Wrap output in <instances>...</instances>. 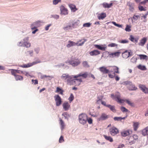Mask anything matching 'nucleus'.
I'll return each instance as SVG.
<instances>
[{
  "mask_svg": "<svg viewBox=\"0 0 148 148\" xmlns=\"http://www.w3.org/2000/svg\"><path fill=\"white\" fill-rule=\"evenodd\" d=\"M103 137L106 140H108L110 142H112L113 141L112 138L110 136H107L106 135H103Z\"/></svg>",
  "mask_w": 148,
  "mask_h": 148,
  "instance_id": "nucleus-31",
  "label": "nucleus"
},
{
  "mask_svg": "<svg viewBox=\"0 0 148 148\" xmlns=\"http://www.w3.org/2000/svg\"><path fill=\"white\" fill-rule=\"evenodd\" d=\"M62 115L64 116L66 118H68L69 116L67 112H64L62 114Z\"/></svg>",
  "mask_w": 148,
  "mask_h": 148,
  "instance_id": "nucleus-56",
  "label": "nucleus"
},
{
  "mask_svg": "<svg viewBox=\"0 0 148 148\" xmlns=\"http://www.w3.org/2000/svg\"><path fill=\"white\" fill-rule=\"evenodd\" d=\"M147 41V39L146 38H144L141 39L140 42L138 43L139 45L143 46Z\"/></svg>",
  "mask_w": 148,
  "mask_h": 148,
  "instance_id": "nucleus-22",
  "label": "nucleus"
},
{
  "mask_svg": "<svg viewBox=\"0 0 148 148\" xmlns=\"http://www.w3.org/2000/svg\"><path fill=\"white\" fill-rule=\"evenodd\" d=\"M61 1V0H54L53 1V4L56 5L59 2Z\"/></svg>",
  "mask_w": 148,
  "mask_h": 148,
  "instance_id": "nucleus-54",
  "label": "nucleus"
},
{
  "mask_svg": "<svg viewBox=\"0 0 148 148\" xmlns=\"http://www.w3.org/2000/svg\"><path fill=\"white\" fill-rule=\"evenodd\" d=\"M102 5L104 8H109L112 6V3H111L110 4H108L107 3H103Z\"/></svg>",
  "mask_w": 148,
  "mask_h": 148,
  "instance_id": "nucleus-26",
  "label": "nucleus"
},
{
  "mask_svg": "<svg viewBox=\"0 0 148 148\" xmlns=\"http://www.w3.org/2000/svg\"><path fill=\"white\" fill-rule=\"evenodd\" d=\"M109 116L104 113H102L100 117L97 119V120L99 121H103L108 119Z\"/></svg>",
  "mask_w": 148,
  "mask_h": 148,
  "instance_id": "nucleus-13",
  "label": "nucleus"
},
{
  "mask_svg": "<svg viewBox=\"0 0 148 148\" xmlns=\"http://www.w3.org/2000/svg\"><path fill=\"white\" fill-rule=\"evenodd\" d=\"M69 6L71 11L73 12H75L77 10V9L76 8V6L75 5L72 4H70L69 5Z\"/></svg>",
  "mask_w": 148,
  "mask_h": 148,
  "instance_id": "nucleus-23",
  "label": "nucleus"
},
{
  "mask_svg": "<svg viewBox=\"0 0 148 148\" xmlns=\"http://www.w3.org/2000/svg\"><path fill=\"white\" fill-rule=\"evenodd\" d=\"M106 17V14L105 13H102L99 16H98V18L99 20L103 19Z\"/></svg>",
  "mask_w": 148,
  "mask_h": 148,
  "instance_id": "nucleus-25",
  "label": "nucleus"
},
{
  "mask_svg": "<svg viewBox=\"0 0 148 148\" xmlns=\"http://www.w3.org/2000/svg\"><path fill=\"white\" fill-rule=\"evenodd\" d=\"M53 17L55 18L56 19H57L59 18V16L57 15H55Z\"/></svg>",
  "mask_w": 148,
  "mask_h": 148,
  "instance_id": "nucleus-64",
  "label": "nucleus"
},
{
  "mask_svg": "<svg viewBox=\"0 0 148 148\" xmlns=\"http://www.w3.org/2000/svg\"><path fill=\"white\" fill-rule=\"evenodd\" d=\"M88 73L85 72L83 73H80L79 74L73 76V77L74 78H77L79 77H82L84 78H86L88 77Z\"/></svg>",
  "mask_w": 148,
  "mask_h": 148,
  "instance_id": "nucleus-14",
  "label": "nucleus"
},
{
  "mask_svg": "<svg viewBox=\"0 0 148 148\" xmlns=\"http://www.w3.org/2000/svg\"><path fill=\"white\" fill-rule=\"evenodd\" d=\"M74 96L73 94L71 93L69 97L68 98V100L69 101L70 103H71L74 99Z\"/></svg>",
  "mask_w": 148,
  "mask_h": 148,
  "instance_id": "nucleus-39",
  "label": "nucleus"
},
{
  "mask_svg": "<svg viewBox=\"0 0 148 148\" xmlns=\"http://www.w3.org/2000/svg\"><path fill=\"white\" fill-rule=\"evenodd\" d=\"M148 2V0H145L143 1H142L140 2L141 4H145Z\"/></svg>",
  "mask_w": 148,
  "mask_h": 148,
  "instance_id": "nucleus-62",
  "label": "nucleus"
},
{
  "mask_svg": "<svg viewBox=\"0 0 148 148\" xmlns=\"http://www.w3.org/2000/svg\"><path fill=\"white\" fill-rule=\"evenodd\" d=\"M100 53V52L98 50H94L89 52V54L91 56H97Z\"/></svg>",
  "mask_w": 148,
  "mask_h": 148,
  "instance_id": "nucleus-20",
  "label": "nucleus"
},
{
  "mask_svg": "<svg viewBox=\"0 0 148 148\" xmlns=\"http://www.w3.org/2000/svg\"><path fill=\"white\" fill-rule=\"evenodd\" d=\"M40 62V61H35L32 63H28L27 64H25L23 65H20L19 66L23 68H27L30 67L33 65L36 64L37 63H39Z\"/></svg>",
  "mask_w": 148,
  "mask_h": 148,
  "instance_id": "nucleus-9",
  "label": "nucleus"
},
{
  "mask_svg": "<svg viewBox=\"0 0 148 148\" xmlns=\"http://www.w3.org/2000/svg\"><path fill=\"white\" fill-rule=\"evenodd\" d=\"M101 103L103 105L107 107V105L106 104V103L105 101H103L102 100H101Z\"/></svg>",
  "mask_w": 148,
  "mask_h": 148,
  "instance_id": "nucleus-61",
  "label": "nucleus"
},
{
  "mask_svg": "<svg viewBox=\"0 0 148 148\" xmlns=\"http://www.w3.org/2000/svg\"><path fill=\"white\" fill-rule=\"evenodd\" d=\"M138 68L139 69L142 70H146V68L145 66H142L141 65H139L138 66Z\"/></svg>",
  "mask_w": 148,
  "mask_h": 148,
  "instance_id": "nucleus-41",
  "label": "nucleus"
},
{
  "mask_svg": "<svg viewBox=\"0 0 148 148\" xmlns=\"http://www.w3.org/2000/svg\"><path fill=\"white\" fill-rule=\"evenodd\" d=\"M86 41L87 40L86 39H83L78 41L76 43L73 41H69V43L66 46L67 47L69 48L71 47L76 45L77 46H82Z\"/></svg>",
  "mask_w": 148,
  "mask_h": 148,
  "instance_id": "nucleus-1",
  "label": "nucleus"
},
{
  "mask_svg": "<svg viewBox=\"0 0 148 148\" xmlns=\"http://www.w3.org/2000/svg\"><path fill=\"white\" fill-rule=\"evenodd\" d=\"M127 5L129 6L130 10H133L134 9V3L130 2H128L127 3Z\"/></svg>",
  "mask_w": 148,
  "mask_h": 148,
  "instance_id": "nucleus-29",
  "label": "nucleus"
},
{
  "mask_svg": "<svg viewBox=\"0 0 148 148\" xmlns=\"http://www.w3.org/2000/svg\"><path fill=\"white\" fill-rule=\"evenodd\" d=\"M111 97L113 99H115L116 101L119 103H121L124 101L123 100L121 99L120 94L118 92H117L115 95H111Z\"/></svg>",
  "mask_w": 148,
  "mask_h": 148,
  "instance_id": "nucleus-5",
  "label": "nucleus"
},
{
  "mask_svg": "<svg viewBox=\"0 0 148 148\" xmlns=\"http://www.w3.org/2000/svg\"><path fill=\"white\" fill-rule=\"evenodd\" d=\"M112 23L115 26H117L119 27H122V25L117 24L115 22L112 21Z\"/></svg>",
  "mask_w": 148,
  "mask_h": 148,
  "instance_id": "nucleus-47",
  "label": "nucleus"
},
{
  "mask_svg": "<svg viewBox=\"0 0 148 148\" xmlns=\"http://www.w3.org/2000/svg\"><path fill=\"white\" fill-rule=\"evenodd\" d=\"M113 70L114 71V73H119V68L116 66H114L113 67Z\"/></svg>",
  "mask_w": 148,
  "mask_h": 148,
  "instance_id": "nucleus-37",
  "label": "nucleus"
},
{
  "mask_svg": "<svg viewBox=\"0 0 148 148\" xmlns=\"http://www.w3.org/2000/svg\"><path fill=\"white\" fill-rule=\"evenodd\" d=\"M129 39L132 42H137L138 40L136 38H134L132 35H130Z\"/></svg>",
  "mask_w": 148,
  "mask_h": 148,
  "instance_id": "nucleus-36",
  "label": "nucleus"
},
{
  "mask_svg": "<svg viewBox=\"0 0 148 148\" xmlns=\"http://www.w3.org/2000/svg\"><path fill=\"white\" fill-rule=\"evenodd\" d=\"M103 45H94V46L95 48L101 50L105 51L106 50V47H103Z\"/></svg>",
  "mask_w": 148,
  "mask_h": 148,
  "instance_id": "nucleus-21",
  "label": "nucleus"
},
{
  "mask_svg": "<svg viewBox=\"0 0 148 148\" xmlns=\"http://www.w3.org/2000/svg\"><path fill=\"white\" fill-rule=\"evenodd\" d=\"M60 123L62 129H63L64 126V123L62 120L61 119L60 120Z\"/></svg>",
  "mask_w": 148,
  "mask_h": 148,
  "instance_id": "nucleus-43",
  "label": "nucleus"
},
{
  "mask_svg": "<svg viewBox=\"0 0 148 148\" xmlns=\"http://www.w3.org/2000/svg\"><path fill=\"white\" fill-rule=\"evenodd\" d=\"M87 121H88V123L90 124H92V120L91 118L88 119L87 118Z\"/></svg>",
  "mask_w": 148,
  "mask_h": 148,
  "instance_id": "nucleus-52",
  "label": "nucleus"
},
{
  "mask_svg": "<svg viewBox=\"0 0 148 148\" xmlns=\"http://www.w3.org/2000/svg\"><path fill=\"white\" fill-rule=\"evenodd\" d=\"M139 87L143 92L145 93H148V88H147L145 85L139 84Z\"/></svg>",
  "mask_w": 148,
  "mask_h": 148,
  "instance_id": "nucleus-16",
  "label": "nucleus"
},
{
  "mask_svg": "<svg viewBox=\"0 0 148 148\" xmlns=\"http://www.w3.org/2000/svg\"><path fill=\"white\" fill-rule=\"evenodd\" d=\"M60 10L62 15H66L68 14V11L67 9L65 7L62 5L60 7Z\"/></svg>",
  "mask_w": 148,
  "mask_h": 148,
  "instance_id": "nucleus-15",
  "label": "nucleus"
},
{
  "mask_svg": "<svg viewBox=\"0 0 148 148\" xmlns=\"http://www.w3.org/2000/svg\"><path fill=\"white\" fill-rule=\"evenodd\" d=\"M63 109L65 111L68 110L70 108V105L68 102H64L62 105Z\"/></svg>",
  "mask_w": 148,
  "mask_h": 148,
  "instance_id": "nucleus-19",
  "label": "nucleus"
},
{
  "mask_svg": "<svg viewBox=\"0 0 148 148\" xmlns=\"http://www.w3.org/2000/svg\"><path fill=\"white\" fill-rule=\"evenodd\" d=\"M114 77H115V79L116 80V81H118L119 80L120 78L117 75H115V76Z\"/></svg>",
  "mask_w": 148,
  "mask_h": 148,
  "instance_id": "nucleus-63",
  "label": "nucleus"
},
{
  "mask_svg": "<svg viewBox=\"0 0 148 148\" xmlns=\"http://www.w3.org/2000/svg\"><path fill=\"white\" fill-rule=\"evenodd\" d=\"M32 83H34V84L35 85L37 84H38V81L37 79H32Z\"/></svg>",
  "mask_w": 148,
  "mask_h": 148,
  "instance_id": "nucleus-57",
  "label": "nucleus"
},
{
  "mask_svg": "<svg viewBox=\"0 0 148 148\" xmlns=\"http://www.w3.org/2000/svg\"><path fill=\"white\" fill-rule=\"evenodd\" d=\"M51 24H49V25H47L45 27V29L47 31L48 30L49 28V27L51 26Z\"/></svg>",
  "mask_w": 148,
  "mask_h": 148,
  "instance_id": "nucleus-59",
  "label": "nucleus"
},
{
  "mask_svg": "<svg viewBox=\"0 0 148 148\" xmlns=\"http://www.w3.org/2000/svg\"><path fill=\"white\" fill-rule=\"evenodd\" d=\"M139 10L140 11H146V10L145 7H143L142 6H139L138 7Z\"/></svg>",
  "mask_w": 148,
  "mask_h": 148,
  "instance_id": "nucleus-44",
  "label": "nucleus"
},
{
  "mask_svg": "<svg viewBox=\"0 0 148 148\" xmlns=\"http://www.w3.org/2000/svg\"><path fill=\"white\" fill-rule=\"evenodd\" d=\"M132 54L128 51H126L122 53V56L124 58H127L129 56H131Z\"/></svg>",
  "mask_w": 148,
  "mask_h": 148,
  "instance_id": "nucleus-17",
  "label": "nucleus"
},
{
  "mask_svg": "<svg viewBox=\"0 0 148 148\" xmlns=\"http://www.w3.org/2000/svg\"><path fill=\"white\" fill-rule=\"evenodd\" d=\"M120 42L122 43H126L128 42V41L127 40H121Z\"/></svg>",
  "mask_w": 148,
  "mask_h": 148,
  "instance_id": "nucleus-58",
  "label": "nucleus"
},
{
  "mask_svg": "<svg viewBox=\"0 0 148 148\" xmlns=\"http://www.w3.org/2000/svg\"><path fill=\"white\" fill-rule=\"evenodd\" d=\"M138 138V136L136 134H134L130 136L128 139V143L130 145L134 144Z\"/></svg>",
  "mask_w": 148,
  "mask_h": 148,
  "instance_id": "nucleus-4",
  "label": "nucleus"
},
{
  "mask_svg": "<svg viewBox=\"0 0 148 148\" xmlns=\"http://www.w3.org/2000/svg\"><path fill=\"white\" fill-rule=\"evenodd\" d=\"M64 141V139L63 137L62 136H61L60 137L59 139V142L60 143H62Z\"/></svg>",
  "mask_w": 148,
  "mask_h": 148,
  "instance_id": "nucleus-53",
  "label": "nucleus"
},
{
  "mask_svg": "<svg viewBox=\"0 0 148 148\" xmlns=\"http://www.w3.org/2000/svg\"><path fill=\"white\" fill-rule=\"evenodd\" d=\"M10 70L11 71V73L12 75L14 76V77L17 75L16 69H11Z\"/></svg>",
  "mask_w": 148,
  "mask_h": 148,
  "instance_id": "nucleus-40",
  "label": "nucleus"
},
{
  "mask_svg": "<svg viewBox=\"0 0 148 148\" xmlns=\"http://www.w3.org/2000/svg\"><path fill=\"white\" fill-rule=\"evenodd\" d=\"M29 38L27 37L25 38L22 41L18 42V45L20 46L25 47L27 48H29L31 46V44L28 42Z\"/></svg>",
  "mask_w": 148,
  "mask_h": 148,
  "instance_id": "nucleus-3",
  "label": "nucleus"
},
{
  "mask_svg": "<svg viewBox=\"0 0 148 148\" xmlns=\"http://www.w3.org/2000/svg\"><path fill=\"white\" fill-rule=\"evenodd\" d=\"M99 70L103 74H107L109 72V70L104 66H102L99 68Z\"/></svg>",
  "mask_w": 148,
  "mask_h": 148,
  "instance_id": "nucleus-18",
  "label": "nucleus"
},
{
  "mask_svg": "<svg viewBox=\"0 0 148 148\" xmlns=\"http://www.w3.org/2000/svg\"><path fill=\"white\" fill-rule=\"evenodd\" d=\"M64 90H62L61 88H60L59 87H57L56 88V90L55 91V92L57 93H59L60 94L63 95Z\"/></svg>",
  "mask_w": 148,
  "mask_h": 148,
  "instance_id": "nucleus-27",
  "label": "nucleus"
},
{
  "mask_svg": "<svg viewBox=\"0 0 148 148\" xmlns=\"http://www.w3.org/2000/svg\"><path fill=\"white\" fill-rule=\"evenodd\" d=\"M82 65L85 68H88L90 67L88 63L86 61H83L82 62Z\"/></svg>",
  "mask_w": 148,
  "mask_h": 148,
  "instance_id": "nucleus-34",
  "label": "nucleus"
},
{
  "mask_svg": "<svg viewBox=\"0 0 148 148\" xmlns=\"http://www.w3.org/2000/svg\"><path fill=\"white\" fill-rule=\"evenodd\" d=\"M108 46L109 47H117V45L114 43H111V44L108 45Z\"/></svg>",
  "mask_w": 148,
  "mask_h": 148,
  "instance_id": "nucleus-49",
  "label": "nucleus"
},
{
  "mask_svg": "<svg viewBox=\"0 0 148 148\" xmlns=\"http://www.w3.org/2000/svg\"><path fill=\"white\" fill-rule=\"evenodd\" d=\"M88 116L85 114H82L79 116V123L82 125L86 124L87 121Z\"/></svg>",
  "mask_w": 148,
  "mask_h": 148,
  "instance_id": "nucleus-2",
  "label": "nucleus"
},
{
  "mask_svg": "<svg viewBox=\"0 0 148 148\" xmlns=\"http://www.w3.org/2000/svg\"><path fill=\"white\" fill-rule=\"evenodd\" d=\"M75 78L76 79H74L71 80V85H75L76 86H78L80 84L81 82H82V80L81 78Z\"/></svg>",
  "mask_w": 148,
  "mask_h": 148,
  "instance_id": "nucleus-10",
  "label": "nucleus"
},
{
  "mask_svg": "<svg viewBox=\"0 0 148 148\" xmlns=\"http://www.w3.org/2000/svg\"><path fill=\"white\" fill-rule=\"evenodd\" d=\"M140 18V16L139 15H134V16L131 18L132 23H133L134 22V21H133V19L134 20V21H137V20Z\"/></svg>",
  "mask_w": 148,
  "mask_h": 148,
  "instance_id": "nucleus-32",
  "label": "nucleus"
},
{
  "mask_svg": "<svg viewBox=\"0 0 148 148\" xmlns=\"http://www.w3.org/2000/svg\"><path fill=\"white\" fill-rule=\"evenodd\" d=\"M121 110L123 112H127L128 111V110L127 109L125 108V107L123 106L121 107Z\"/></svg>",
  "mask_w": 148,
  "mask_h": 148,
  "instance_id": "nucleus-45",
  "label": "nucleus"
},
{
  "mask_svg": "<svg viewBox=\"0 0 148 148\" xmlns=\"http://www.w3.org/2000/svg\"><path fill=\"white\" fill-rule=\"evenodd\" d=\"M139 123L138 122H134L133 125V127L134 131H136L138 127Z\"/></svg>",
  "mask_w": 148,
  "mask_h": 148,
  "instance_id": "nucleus-28",
  "label": "nucleus"
},
{
  "mask_svg": "<svg viewBox=\"0 0 148 148\" xmlns=\"http://www.w3.org/2000/svg\"><path fill=\"white\" fill-rule=\"evenodd\" d=\"M61 78L64 79H67V82L70 85H71V80L72 77L71 76H69L68 74H64L62 76Z\"/></svg>",
  "mask_w": 148,
  "mask_h": 148,
  "instance_id": "nucleus-8",
  "label": "nucleus"
},
{
  "mask_svg": "<svg viewBox=\"0 0 148 148\" xmlns=\"http://www.w3.org/2000/svg\"><path fill=\"white\" fill-rule=\"evenodd\" d=\"M132 130L128 129L127 130H124L121 132V135L122 136L125 137L132 133Z\"/></svg>",
  "mask_w": 148,
  "mask_h": 148,
  "instance_id": "nucleus-11",
  "label": "nucleus"
},
{
  "mask_svg": "<svg viewBox=\"0 0 148 148\" xmlns=\"http://www.w3.org/2000/svg\"><path fill=\"white\" fill-rule=\"evenodd\" d=\"M91 25V23H88L84 24L83 25V26L85 27H89Z\"/></svg>",
  "mask_w": 148,
  "mask_h": 148,
  "instance_id": "nucleus-48",
  "label": "nucleus"
},
{
  "mask_svg": "<svg viewBox=\"0 0 148 148\" xmlns=\"http://www.w3.org/2000/svg\"><path fill=\"white\" fill-rule=\"evenodd\" d=\"M107 107L109 108L110 110L112 111L113 112H116V111L114 106H111L110 105H107Z\"/></svg>",
  "mask_w": 148,
  "mask_h": 148,
  "instance_id": "nucleus-24",
  "label": "nucleus"
},
{
  "mask_svg": "<svg viewBox=\"0 0 148 148\" xmlns=\"http://www.w3.org/2000/svg\"><path fill=\"white\" fill-rule=\"evenodd\" d=\"M16 80H22L23 79V77L21 76L16 75L15 77Z\"/></svg>",
  "mask_w": 148,
  "mask_h": 148,
  "instance_id": "nucleus-35",
  "label": "nucleus"
},
{
  "mask_svg": "<svg viewBox=\"0 0 148 148\" xmlns=\"http://www.w3.org/2000/svg\"><path fill=\"white\" fill-rule=\"evenodd\" d=\"M110 132L112 136H114L119 133V130L117 128L113 127L110 129Z\"/></svg>",
  "mask_w": 148,
  "mask_h": 148,
  "instance_id": "nucleus-12",
  "label": "nucleus"
},
{
  "mask_svg": "<svg viewBox=\"0 0 148 148\" xmlns=\"http://www.w3.org/2000/svg\"><path fill=\"white\" fill-rule=\"evenodd\" d=\"M64 30L67 31L72 29V26L71 25H68L63 28Z\"/></svg>",
  "mask_w": 148,
  "mask_h": 148,
  "instance_id": "nucleus-42",
  "label": "nucleus"
},
{
  "mask_svg": "<svg viewBox=\"0 0 148 148\" xmlns=\"http://www.w3.org/2000/svg\"><path fill=\"white\" fill-rule=\"evenodd\" d=\"M113 119L115 121H121V117H115Z\"/></svg>",
  "mask_w": 148,
  "mask_h": 148,
  "instance_id": "nucleus-51",
  "label": "nucleus"
},
{
  "mask_svg": "<svg viewBox=\"0 0 148 148\" xmlns=\"http://www.w3.org/2000/svg\"><path fill=\"white\" fill-rule=\"evenodd\" d=\"M120 53V52H117L114 53H111L110 55L112 56V57H119Z\"/></svg>",
  "mask_w": 148,
  "mask_h": 148,
  "instance_id": "nucleus-30",
  "label": "nucleus"
},
{
  "mask_svg": "<svg viewBox=\"0 0 148 148\" xmlns=\"http://www.w3.org/2000/svg\"><path fill=\"white\" fill-rule=\"evenodd\" d=\"M131 26L129 25H127L125 30L126 32H130L131 31Z\"/></svg>",
  "mask_w": 148,
  "mask_h": 148,
  "instance_id": "nucleus-38",
  "label": "nucleus"
},
{
  "mask_svg": "<svg viewBox=\"0 0 148 148\" xmlns=\"http://www.w3.org/2000/svg\"><path fill=\"white\" fill-rule=\"evenodd\" d=\"M129 88L130 90H135L137 89V88L135 87V86L134 85L130 86Z\"/></svg>",
  "mask_w": 148,
  "mask_h": 148,
  "instance_id": "nucleus-46",
  "label": "nucleus"
},
{
  "mask_svg": "<svg viewBox=\"0 0 148 148\" xmlns=\"http://www.w3.org/2000/svg\"><path fill=\"white\" fill-rule=\"evenodd\" d=\"M36 24V23H35L32 25L31 26V28L32 29H34L36 28V27L34 26V25H35Z\"/></svg>",
  "mask_w": 148,
  "mask_h": 148,
  "instance_id": "nucleus-55",
  "label": "nucleus"
},
{
  "mask_svg": "<svg viewBox=\"0 0 148 148\" xmlns=\"http://www.w3.org/2000/svg\"><path fill=\"white\" fill-rule=\"evenodd\" d=\"M126 101L127 103L129 105L132 106V103L131 102V101L128 100H126Z\"/></svg>",
  "mask_w": 148,
  "mask_h": 148,
  "instance_id": "nucleus-60",
  "label": "nucleus"
},
{
  "mask_svg": "<svg viewBox=\"0 0 148 148\" xmlns=\"http://www.w3.org/2000/svg\"><path fill=\"white\" fill-rule=\"evenodd\" d=\"M108 76L110 78H114L115 76V73L114 72L112 74L109 73L108 74Z\"/></svg>",
  "mask_w": 148,
  "mask_h": 148,
  "instance_id": "nucleus-50",
  "label": "nucleus"
},
{
  "mask_svg": "<svg viewBox=\"0 0 148 148\" xmlns=\"http://www.w3.org/2000/svg\"><path fill=\"white\" fill-rule=\"evenodd\" d=\"M56 106H59L62 102V99L58 95H55L54 96Z\"/></svg>",
  "mask_w": 148,
  "mask_h": 148,
  "instance_id": "nucleus-7",
  "label": "nucleus"
},
{
  "mask_svg": "<svg viewBox=\"0 0 148 148\" xmlns=\"http://www.w3.org/2000/svg\"><path fill=\"white\" fill-rule=\"evenodd\" d=\"M68 62L73 66H77L81 62L78 59H73V60H69Z\"/></svg>",
  "mask_w": 148,
  "mask_h": 148,
  "instance_id": "nucleus-6",
  "label": "nucleus"
},
{
  "mask_svg": "<svg viewBox=\"0 0 148 148\" xmlns=\"http://www.w3.org/2000/svg\"><path fill=\"white\" fill-rule=\"evenodd\" d=\"M138 56L141 60H147L148 59V57L146 55L140 54Z\"/></svg>",
  "mask_w": 148,
  "mask_h": 148,
  "instance_id": "nucleus-33",
  "label": "nucleus"
}]
</instances>
